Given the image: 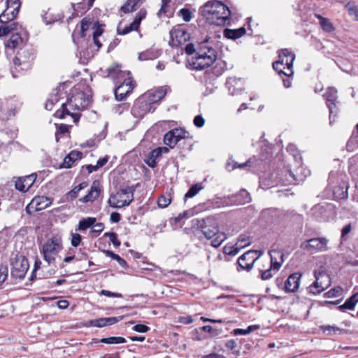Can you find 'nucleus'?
I'll use <instances>...</instances> for the list:
<instances>
[{"label": "nucleus", "instance_id": "obj_1", "mask_svg": "<svg viewBox=\"0 0 358 358\" xmlns=\"http://www.w3.org/2000/svg\"><path fill=\"white\" fill-rule=\"evenodd\" d=\"M202 16L210 24L226 26L231 21V11L227 6L218 0L207 1L200 9Z\"/></svg>", "mask_w": 358, "mask_h": 358}, {"label": "nucleus", "instance_id": "obj_2", "mask_svg": "<svg viewBox=\"0 0 358 358\" xmlns=\"http://www.w3.org/2000/svg\"><path fill=\"white\" fill-rule=\"evenodd\" d=\"M91 102V97L86 95L83 92H78L67 99L66 103H62V109L57 110L55 115L60 119L66 115H71L74 122H78L80 118L79 111L86 108Z\"/></svg>", "mask_w": 358, "mask_h": 358}, {"label": "nucleus", "instance_id": "obj_3", "mask_svg": "<svg viewBox=\"0 0 358 358\" xmlns=\"http://www.w3.org/2000/svg\"><path fill=\"white\" fill-rule=\"evenodd\" d=\"M208 38H205L196 46V56L193 65L196 70H203L211 66L217 59V52L208 43Z\"/></svg>", "mask_w": 358, "mask_h": 358}, {"label": "nucleus", "instance_id": "obj_4", "mask_svg": "<svg viewBox=\"0 0 358 358\" xmlns=\"http://www.w3.org/2000/svg\"><path fill=\"white\" fill-rule=\"evenodd\" d=\"M34 59V52L31 48H22L17 51L13 60L10 71L13 78L30 69Z\"/></svg>", "mask_w": 358, "mask_h": 358}, {"label": "nucleus", "instance_id": "obj_5", "mask_svg": "<svg viewBox=\"0 0 358 358\" xmlns=\"http://www.w3.org/2000/svg\"><path fill=\"white\" fill-rule=\"evenodd\" d=\"M301 171L299 173L298 170H292L285 167L276 173V178L283 185H297L303 182L310 173V170L306 167H301Z\"/></svg>", "mask_w": 358, "mask_h": 358}, {"label": "nucleus", "instance_id": "obj_6", "mask_svg": "<svg viewBox=\"0 0 358 358\" xmlns=\"http://www.w3.org/2000/svg\"><path fill=\"white\" fill-rule=\"evenodd\" d=\"M279 59L273 63V68L279 74H283L287 77L293 74V62L295 55L288 49H282L278 52Z\"/></svg>", "mask_w": 358, "mask_h": 358}, {"label": "nucleus", "instance_id": "obj_7", "mask_svg": "<svg viewBox=\"0 0 358 358\" xmlns=\"http://www.w3.org/2000/svg\"><path fill=\"white\" fill-rule=\"evenodd\" d=\"M62 249V241L60 236H52L43 245L41 253L43 259L48 264H51L55 260V255Z\"/></svg>", "mask_w": 358, "mask_h": 358}, {"label": "nucleus", "instance_id": "obj_8", "mask_svg": "<svg viewBox=\"0 0 358 358\" xmlns=\"http://www.w3.org/2000/svg\"><path fill=\"white\" fill-rule=\"evenodd\" d=\"M134 186H129L121 189L108 200L110 206L114 208H120L129 206L134 200Z\"/></svg>", "mask_w": 358, "mask_h": 358}, {"label": "nucleus", "instance_id": "obj_9", "mask_svg": "<svg viewBox=\"0 0 358 358\" xmlns=\"http://www.w3.org/2000/svg\"><path fill=\"white\" fill-rule=\"evenodd\" d=\"M262 250H249L242 255L237 261V270L250 271L259 258L263 255Z\"/></svg>", "mask_w": 358, "mask_h": 358}, {"label": "nucleus", "instance_id": "obj_10", "mask_svg": "<svg viewBox=\"0 0 358 358\" xmlns=\"http://www.w3.org/2000/svg\"><path fill=\"white\" fill-rule=\"evenodd\" d=\"M29 264L27 259L22 255H16L11 261V276L15 279H24Z\"/></svg>", "mask_w": 358, "mask_h": 358}, {"label": "nucleus", "instance_id": "obj_11", "mask_svg": "<svg viewBox=\"0 0 358 358\" xmlns=\"http://www.w3.org/2000/svg\"><path fill=\"white\" fill-rule=\"evenodd\" d=\"M315 281L308 287L309 293L317 294L322 292L331 285L330 276L324 271H315Z\"/></svg>", "mask_w": 358, "mask_h": 358}, {"label": "nucleus", "instance_id": "obj_12", "mask_svg": "<svg viewBox=\"0 0 358 358\" xmlns=\"http://www.w3.org/2000/svg\"><path fill=\"white\" fill-rule=\"evenodd\" d=\"M328 239L324 237L313 238L302 242L300 248L310 253L321 252L328 250Z\"/></svg>", "mask_w": 358, "mask_h": 358}, {"label": "nucleus", "instance_id": "obj_13", "mask_svg": "<svg viewBox=\"0 0 358 358\" xmlns=\"http://www.w3.org/2000/svg\"><path fill=\"white\" fill-rule=\"evenodd\" d=\"M6 6V9L0 15V22L2 24L13 22L18 15L21 3L20 0H7Z\"/></svg>", "mask_w": 358, "mask_h": 358}, {"label": "nucleus", "instance_id": "obj_14", "mask_svg": "<svg viewBox=\"0 0 358 358\" xmlns=\"http://www.w3.org/2000/svg\"><path fill=\"white\" fill-rule=\"evenodd\" d=\"M323 96L329 110V123L332 124L335 121V117L337 113V90L333 87H328Z\"/></svg>", "mask_w": 358, "mask_h": 358}, {"label": "nucleus", "instance_id": "obj_15", "mask_svg": "<svg viewBox=\"0 0 358 358\" xmlns=\"http://www.w3.org/2000/svg\"><path fill=\"white\" fill-rule=\"evenodd\" d=\"M155 108L149 104L144 97L136 100L131 108V114L138 119H141L148 113L154 112Z\"/></svg>", "mask_w": 358, "mask_h": 358}, {"label": "nucleus", "instance_id": "obj_16", "mask_svg": "<svg viewBox=\"0 0 358 358\" xmlns=\"http://www.w3.org/2000/svg\"><path fill=\"white\" fill-rule=\"evenodd\" d=\"M187 135L188 132L182 128L173 129L164 135V144L173 148L181 139L187 138Z\"/></svg>", "mask_w": 358, "mask_h": 358}, {"label": "nucleus", "instance_id": "obj_17", "mask_svg": "<svg viewBox=\"0 0 358 358\" xmlns=\"http://www.w3.org/2000/svg\"><path fill=\"white\" fill-rule=\"evenodd\" d=\"M202 234L207 239H211L219 231L218 224L215 219L213 217H207L203 220L202 224L200 225Z\"/></svg>", "mask_w": 358, "mask_h": 358}, {"label": "nucleus", "instance_id": "obj_18", "mask_svg": "<svg viewBox=\"0 0 358 358\" xmlns=\"http://www.w3.org/2000/svg\"><path fill=\"white\" fill-rule=\"evenodd\" d=\"M170 91V87L165 85L158 89L149 91L143 96V97L146 99L149 104L152 106L153 103L160 101Z\"/></svg>", "mask_w": 358, "mask_h": 358}, {"label": "nucleus", "instance_id": "obj_19", "mask_svg": "<svg viewBox=\"0 0 358 358\" xmlns=\"http://www.w3.org/2000/svg\"><path fill=\"white\" fill-rule=\"evenodd\" d=\"M132 80L124 79L115 90V96L117 101H122L134 88Z\"/></svg>", "mask_w": 358, "mask_h": 358}, {"label": "nucleus", "instance_id": "obj_20", "mask_svg": "<svg viewBox=\"0 0 358 358\" xmlns=\"http://www.w3.org/2000/svg\"><path fill=\"white\" fill-rule=\"evenodd\" d=\"M123 319V316L111 317H101L95 320H91L85 322L84 326L85 327H96L99 328L110 326L117 323Z\"/></svg>", "mask_w": 358, "mask_h": 358}, {"label": "nucleus", "instance_id": "obj_21", "mask_svg": "<svg viewBox=\"0 0 358 358\" xmlns=\"http://www.w3.org/2000/svg\"><path fill=\"white\" fill-rule=\"evenodd\" d=\"M172 46H180L189 38V34L181 28H176L170 31Z\"/></svg>", "mask_w": 358, "mask_h": 358}, {"label": "nucleus", "instance_id": "obj_22", "mask_svg": "<svg viewBox=\"0 0 358 358\" xmlns=\"http://www.w3.org/2000/svg\"><path fill=\"white\" fill-rule=\"evenodd\" d=\"M36 179V175L34 173L18 178L15 182L16 189L22 192H27L34 185Z\"/></svg>", "mask_w": 358, "mask_h": 358}, {"label": "nucleus", "instance_id": "obj_23", "mask_svg": "<svg viewBox=\"0 0 358 358\" xmlns=\"http://www.w3.org/2000/svg\"><path fill=\"white\" fill-rule=\"evenodd\" d=\"M107 72L108 76L113 78L116 82V84L118 83H122L124 79L131 80L129 77L130 72L122 71L118 65L108 68Z\"/></svg>", "mask_w": 358, "mask_h": 358}, {"label": "nucleus", "instance_id": "obj_24", "mask_svg": "<svg viewBox=\"0 0 358 358\" xmlns=\"http://www.w3.org/2000/svg\"><path fill=\"white\" fill-rule=\"evenodd\" d=\"M0 117L3 120H8L14 116L16 111V101L11 99L6 100L4 103H1Z\"/></svg>", "mask_w": 358, "mask_h": 358}, {"label": "nucleus", "instance_id": "obj_25", "mask_svg": "<svg viewBox=\"0 0 358 358\" xmlns=\"http://www.w3.org/2000/svg\"><path fill=\"white\" fill-rule=\"evenodd\" d=\"M226 86L232 96L238 94L244 88L243 80L236 77L229 78L226 82Z\"/></svg>", "mask_w": 358, "mask_h": 358}, {"label": "nucleus", "instance_id": "obj_26", "mask_svg": "<svg viewBox=\"0 0 358 358\" xmlns=\"http://www.w3.org/2000/svg\"><path fill=\"white\" fill-rule=\"evenodd\" d=\"M301 275L299 273L291 274L285 281V288L287 292H294L299 287Z\"/></svg>", "mask_w": 358, "mask_h": 358}, {"label": "nucleus", "instance_id": "obj_27", "mask_svg": "<svg viewBox=\"0 0 358 358\" xmlns=\"http://www.w3.org/2000/svg\"><path fill=\"white\" fill-rule=\"evenodd\" d=\"M101 193L100 184L97 181H94L87 194L80 199L83 203L92 202L96 200Z\"/></svg>", "mask_w": 358, "mask_h": 358}, {"label": "nucleus", "instance_id": "obj_28", "mask_svg": "<svg viewBox=\"0 0 358 358\" xmlns=\"http://www.w3.org/2000/svg\"><path fill=\"white\" fill-rule=\"evenodd\" d=\"M51 203L52 199L44 196H36L31 202V205L35 206L36 211H40L48 208Z\"/></svg>", "mask_w": 358, "mask_h": 358}, {"label": "nucleus", "instance_id": "obj_29", "mask_svg": "<svg viewBox=\"0 0 358 358\" xmlns=\"http://www.w3.org/2000/svg\"><path fill=\"white\" fill-rule=\"evenodd\" d=\"M83 153L78 150H72L70 153L65 157L63 160L62 168L69 169L72 166L73 163L78 159H81Z\"/></svg>", "mask_w": 358, "mask_h": 358}, {"label": "nucleus", "instance_id": "obj_30", "mask_svg": "<svg viewBox=\"0 0 358 358\" xmlns=\"http://www.w3.org/2000/svg\"><path fill=\"white\" fill-rule=\"evenodd\" d=\"M270 262L268 264L280 269L284 262V255L278 250H271L269 252Z\"/></svg>", "mask_w": 358, "mask_h": 358}, {"label": "nucleus", "instance_id": "obj_31", "mask_svg": "<svg viewBox=\"0 0 358 358\" xmlns=\"http://www.w3.org/2000/svg\"><path fill=\"white\" fill-rule=\"evenodd\" d=\"M62 95V92L60 89H54L45 104V109L48 110H52L54 105L59 101Z\"/></svg>", "mask_w": 358, "mask_h": 358}, {"label": "nucleus", "instance_id": "obj_32", "mask_svg": "<svg viewBox=\"0 0 358 358\" xmlns=\"http://www.w3.org/2000/svg\"><path fill=\"white\" fill-rule=\"evenodd\" d=\"M261 274V278L263 280L271 279L280 269L268 264V267L262 265L259 268Z\"/></svg>", "mask_w": 358, "mask_h": 358}, {"label": "nucleus", "instance_id": "obj_33", "mask_svg": "<svg viewBox=\"0 0 358 358\" xmlns=\"http://www.w3.org/2000/svg\"><path fill=\"white\" fill-rule=\"evenodd\" d=\"M250 200V194L245 189H241L236 195L231 196V201L236 205L249 203Z\"/></svg>", "mask_w": 358, "mask_h": 358}, {"label": "nucleus", "instance_id": "obj_34", "mask_svg": "<svg viewBox=\"0 0 358 358\" xmlns=\"http://www.w3.org/2000/svg\"><path fill=\"white\" fill-rule=\"evenodd\" d=\"M358 146V124L355 127L352 134L348 141L346 149L349 152L355 151Z\"/></svg>", "mask_w": 358, "mask_h": 358}, {"label": "nucleus", "instance_id": "obj_35", "mask_svg": "<svg viewBox=\"0 0 358 358\" xmlns=\"http://www.w3.org/2000/svg\"><path fill=\"white\" fill-rule=\"evenodd\" d=\"M246 30L244 27H241L236 29H225L224 31V36L229 39L236 40L244 36Z\"/></svg>", "mask_w": 358, "mask_h": 358}, {"label": "nucleus", "instance_id": "obj_36", "mask_svg": "<svg viewBox=\"0 0 358 358\" xmlns=\"http://www.w3.org/2000/svg\"><path fill=\"white\" fill-rule=\"evenodd\" d=\"M19 24L15 22H10L7 24H3L0 27V37L6 36L13 31H17Z\"/></svg>", "mask_w": 358, "mask_h": 358}, {"label": "nucleus", "instance_id": "obj_37", "mask_svg": "<svg viewBox=\"0 0 358 358\" xmlns=\"http://www.w3.org/2000/svg\"><path fill=\"white\" fill-rule=\"evenodd\" d=\"M358 302V293L353 294L342 306L338 307L339 310L344 311L345 310H353L356 303Z\"/></svg>", "mask_w": 358, "mask_h": 358}, {"label": "nucleus", "instance_id": "obj_38", "mask_svg": "<svg viewBox=\"0 0 358 358\" xmlns=\"http://www.w3.org/2000/svg\"><path fill=\"white\" fill-rule=\"evenodd\" d=\"M99 342L106 344H121L126 343L124 338L121 336H112L108 338H101L100 341L94 339L90 344L98 343Z\"/></svg>", "mask_w": 358, "mask_h": 358}, {"label": "nucleus", "instance_id": "obj_39", "mask_svg": "<svg viewBox=\"0 0 358 358\" xmlns=\"http://www.w3.org/2000/svg\"><path fill=\"white\" fill-rule=\"evenodd\" d=\"M96 221V219L95 217H88L83 218L80 220L76 230L80 231H85L92 227Z\"/></svg>", "mask_w": 358, "mask_h": 358}, {"label": "nucleus", "instance_id": "obj_40", "mask_svg": "<svg viewBox=\"0 0 358 358\" xmlns=\"http://www.w3.org/2000/svg\"><path fill=\"white\" fill-rule=\"evenodd\" d=\"M22 43V38L18 32L13 34L6 43L7 48L14 49Z\"/></svg>", "mask_w": 358, "mask_h": 358}, {"label": "nucleus", "instance_id": "obj_41", "mask_svg": "<svg viewBox=\"0 0 358 358\" xmlns=\"http://www.w3.org/2000/svg\"><path fill=\"white\" fill-rule=\"evenodd\" d=\"M240 250H241V249L236 245V243L235 245H226L223 248V252L224 254V260L227 261V262L229 261V259H228L227 258V255L235 256V255H236L239 252Z\"/></svg>", "mask_w": 358, "mask_h": 358}, {"label": "nucleus", "instance_id": "obj_42", "mask_svg": "<svg viewBox=\"0 0 358 358\" xmlns=\"http://www.w3.org/2000/svg\"><path fill=\"white\" fill-rule=\"evenodd\" d=\"M260 328L259 325L254 324V325H250L246 329H234L231 334L234 336H239V335H248L250 334L251 332L257 330Z\"/></svg>", "mask_w": 358, "mask_h": 358}, {"label": "nucleus", "instance_id": "obj_43", "mask_svg": "<svg viewBox=\"0 0 358 358\" xmlns=\"http://www.w3.org/2000/svg\"><path fill=\"white\" fill-rule=\"evenodd\" d=\"M87 186L86 182H82L76 186L73 189L66 194L67 200H73L78 196L79 192Z\"/></svg>", "mask_w": 358, "mask_h": 358}, {"label": "nucleus", "instance_id": "obj_44", "mask_svg": "<svg viewBox=\"0 0 358 358\" xmlns=\"http://www.w3.org/2000/svg\"><path fill=\"white\" fill-rule=\"evenodd\" d=\"M252 242V238L245 234L239 235L237 242L236 243V245L239 247V248L241 250L248 245H250Z\"/></svg>", "mask_w": 358, "mask_h": 358}, {"label": "nucleus", "instance_id": "obj_45", "mask_svg": "<svg viewBox=\"0 0 358 358\" xmlns=\"http://www.w3.org/2000/svg\"><path fill=\"white\" fill-rule=\"evenodd\" d=\"M141 0H127L126 3L121 6L120 10L124 13H129L136 9Z\"/></svg>", "mask_w": 358, "mask_h": 358}, {"label": "nucleus", "instance_id": "obj_46", "mask_svg": "<svg viewBox=\"0 0 358 358\" xmlns=\"http://www.w3.org/2000/svg\"><path fill=\"white\" fill-rule=\"evenodd\" d=\"M227 235L224 232L217 231L211 241L210 245L214 248H218L226 239Z\"/></svg>", "mask_w": 358, "mask_h": 358}, {"label": "nucleus", "instance_id": "obj_47", "mask_svg": "<svg viewBox=\"0 0 358 358\" xmlns=\"http://www.w3.org/2000/svg\"><path fill=\"white\" fill-rule=\"evenodd\" d=\"M103 252L107 257L117 261L122 268H127L128 266L126 261L118 255L115 254L110 250H103Z\"/></svg>", "mask_w": 358, "mask_h": 358}, {"label": "nucleus", "instance_id": "obj_48", "mask_svg": "<svg viewBox=\"0 0 358 358\" xmlns=\"http://www.w3.org/2000/svg\"><path fill=\"white\" fill-rule=\"evenodd\" d=\"M316 17L320 20V25L324 31L327 32H331L334 30V27L328 19L324 18L320 15H316Z\"/></svg>", "mask_w": 358, "mask_h": 358}, {"label": "nucleus", "instance_id": "obj_49", "mask_svg": "<svg viewBox=\"0 0 358 358\" xmlns=\"http://www.w3.org/2000/svg\"><path fill=\"white\" fill-rule=\"evenodd\" d=\"M43 18L46 24H50L58 21L60 19V16L53 15L51 10L48 9L43 15Z\"/></svg>", "mask_w": 358, "mask_h": 358}, {"label": "nucleus", "instance_id": "obj_50", "mask_svg": "<svg viewBox=\"0 0 358 358\" xmlns=\"http://www.w3.org/2000/svg\"><path fill=\"white\" fill-rule=\"evenodd\" d=\"M203 189V186L200 183H196L191 186L188 192L185 194V198H192L196 196L200 190Z\"/></svg>", "mask_w": 358, "mask_h": 358}, {"label": "nucleus", "instance_id": "obj_51", "mask_svg": "<svg viewBox=\"0 0 358 358\" xmlns=\"http://www.w3.org/2000/svg\"><path fill=\"white\" fill-rule=\"evenodd\" d=\"M138 27L139 26L135 25L133 21L129 25L124 27L123 29H121L120 26H118L117 31L119 35H125L132 31L138 30Z\"/></svg>", "mask_w": 358, "mask_h": 358}, {"label": "nucleus", "instance_id": "obj_52", "mask_svg": "<svg viewBox=\"0 0 358 358\" xmlns=\"http://www.w3.org/2000/svg\"><path fill=\"white\" fill-rule=\"evenodd\" d=\"M357 162L358 158L355 156L349 159V172L353 176L358 175Z\"/></svg>", "mask_w": 358, "mask_h": 358}, {"label": "nucleus", "instance_id": "obj_53", "mask_svg": "<svg viewBox=\"0 0 358 358\" xmlns=\"http://www.w3.org/2000/svg\"><path fill=\"white\" fill-rule=\"evenodd\" d=\"M178 15L181 17L183 21L189 22L193 17L192 12L187 8H183L178 12Z\"/></svg>", "mask_w": 358, "mask_h": 358}, {"label": "nucleus", "instance_id": "obj_54", "mask_svg": "<svg viewBox=\"0 0 358 358\" xmlns=\"http://www.w3.org/2000/svg\"><path fill=\"white\" fill-rule=\"evenodd\" d=\"M171 198L169 194L162 195L159 197L157 204L159 207L164 208H166L171 203Z\"/></svg>", "mask_w": 358, "mask_h": 358}, {"label": "nucleus", "instance_id": "obj_55", "mask_svg": "<svg viewBox=\"0 0 358 358\" xmlns=\"http://www.w3.org/2000/svg\"><path fill=\"white\" fill-rule=\"evenodd\" d=\"M345 8L348 9L349 15L352 16L355 20H358V10L355 3H348Z\"/></svg>", "mask_w": 358, "mask_h": 358}, {"label": "nucleus", "instance_id": "obj_56", "mask_svg": "<svg viewBox=\"0 0 358 358\" xmlns=\"http://www.w3.org/2000/svg\"><path fill=\"white\" fill-rule=\"evenodd\" d=\"M287 152H290L297 164L301 163V156L296 153V148L294 145L290 144L287 148Z\"/></svg>", "mask_w": 358, "mask_h": 358}, {"label": "nucleus", "instance_id": "obj_57", "mask_svg": "<svg viewBox=\"0 0 358 358\" xmlns=\"http://www.w3.org/2000/svg\"><path fill=\"white\" fill-rule=\"evenodd\" d=\"M104 236L108 237L110 241L115 247L120 245V241L117 239V236L115 232H106L104 234Z\"/></svg>", "mask_w": 358, "mask_h": 358}, {"label": "nucleus", "instance_id": "obj_58", "mask_svg": "<svg viewBox=\"0 0 358 358\" xmlns=\"http://www.w3.org/2000/svg\"><path fill=\"white\" fill-rule=\"evenodd\" d=\"M334 195L337 199H344L347 196V191L344 190V187H336L333 189Z\"/></svg>", "mask_w": 358, "mask_h": 358}, {"label": "nucleus", "instance_id": "obj_59", "mask_svg": "<svg viewBox=\"0 0 358 358\" xmlns=\"http://www.w3.org/2000/svg\"><path fill=\"white\" fill-rule=\"evenodd\" d=\"M342 293L343 288H341V287H336L329 290L326 293V295L327 296V297H338L341 296Z\"/></svg>", "mask_w": 358, "mask_h": 358}, {"label": "nucleus", "instance_id": "obj_60", "mask_svg": "<svg viewBox=\"0 0 358 358\" xmlns=\"http://www.w3.org/2000/svg\"><path fill=\"white\" fill-rule=\"evenodd\" d=\"M8 269L6 265H0V285L5 282L7 279Z\"/></svg>", "mask_w": 358, "mask_h": 358}, {"label": "nucleus", "instance_id": "obj_61", "mask_svg": "<svg viewBox=\"0 0 358 358\" xmlns=\"http://www.w3.org/2000/svg\"><path fill=\"white\" fill-rule=\"evenodd\" d=\"M71 238V244L73 247H78L82 241V236L78 233H72Z\"/></svg>", "mask_w": 358, "mask_h": 358}, {"label": "nucleus", "instance_id": "obj_62", "mask_svg": "<svg viewBox=\"0 0 358 358\" xmlns=\"http://www.w3.org/2000/svg\"><path fill=\"white\" fill-rule=\"evenodd\" d=\"M146 16V11L145 10H141L138 15L136 16L135 19L134 20V24L137 26H140V24L141 21Z\"/></svg>", "mask_w": 358, "mask_h": 358}, {"label": "nucleus", "instance_id": "obj_63", "mask_svg": "<svg viewBox=\"0 0 358 358\" xmlns=\"http://www.w3.org/2000/svg\"><path fill=\"white\" fill-rule=\"evenodd\" d=\"M132 329L138 333H146L150 330V328L145 324H137L133 327Z\"/></svg>", "mask_w": 358, "mask_h": 358}, {"label": "nucleus", "instance_id": "obj_64", "mask_svg": "<svg viewBox=\"0 0 358 358\" xmlns=\"http://www.w3.org/2000/svg\"><path fill=\"white\" fill-rule=\"evenodd\" d=\"M185 52L188 55H192L194 53L196 55V48L193 43H188L185 47Z\"/></svg>", "mask_w": 358, "mask_h": 358}]
</instances>
